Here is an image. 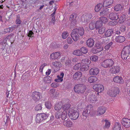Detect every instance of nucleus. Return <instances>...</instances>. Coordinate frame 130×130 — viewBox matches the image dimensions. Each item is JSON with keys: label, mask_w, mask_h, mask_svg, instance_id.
<instances>
[{"label": "nucleus", "mask_w": 130, "mask_h": 130, "mask_svg": "<svg viewBox=\"0 0 130 130\" xmlns=\"http://www.w3.org/2000/svg\"><path fill=\"white\" fill-rule=\"evenodd\" d=\"M68 115L72 120H75L77 119L79 116V111L76 108H71L69 111Z\"/></svg>", "instance_id": "nucleus-1"}, {"label": "nucleus", "mask_w": 130, "mask_h": 130, "mask_svg": "<svg viewBox=\"0 0 130 130\" xmlns=\"http://www.w3.org/2000/svg\"><path fill=\"white\" fill-rule=\"evenodd\" d=\"M127 48V47L125 46L123 48L121 54V57L122 59L126 60L127 62L130 61V56H129L130 53Z\"/></svg>", "instance_id": "nucleus-2"}, {"label": "nucleus", "mask_w": 130, "mask_h": 130, "mask_svg": "<svg viewBox=\"0 0 130 130\" xmlns=\"http://www.w3.org/2000/svg\"><path fill=\"white\" fill-rule=\"evenodd\" d=\"M86 86L83 84H78L75 86L74 88V91L78 94H82L84 93L86 90Z\"/></svg>", "instance_id": "nucleus-3"}, {"label": "nucleus", "mask_w": 130, "mask_h": 130, "mask_svg": "<svg viewBox=\"0 0 130 130\" xmlns=\"http://www.w3.org/2000/svg\"><path fill=\"white\" fill-rule=\"evenodd\" d=\"M114 61L112 59H106L101 62V66L105 68H110L113 65Z\"/></svg>", "instance_id": "nucleus-4"}, {"label": "nucleus", "mask_w": 130, "mask_h": 130, "mask_svg": "<svg viewBox=\"0 0 130 130\" xmlns=\"http://www.w3.org/2000/svg\"><path fill=\"white\" fill-rule=\"evenodd\" d=\"M120 92L119 88L117 87H113L109 90L107 92L108 95L110 96L115 97Z\"/></svg>", "instance_id": "nucleus-5"}, {"label": "nucleus", "mask_w": 130, "mask_h": 130, "mask_svg": "<svg viewBox=\"0 0 130 130\" xmlns=\"http://www.w3.org/2000/svg\"><path fill=\"white\" fill-rule=\"evenodd\" d=\"M67 112L64 110L62 111L61 110V111H57L55 113V117L57 119H59L61 118L63 120H64L67 118Z\"/></svg>", "instance_id": "nucleus-6"}, {"label": "nucleus", "mask_w": 130, "mask_h": 130, "mask_svg": "<svg viewBox=\"0 0 130 130\" xmlns=\"http://www.w3.org/2000/svg\"><path fill=\"white\" fill-rule=\"evenodd\" d=\"M77 28L74 29L72 31L71 36L74 41H76L78 40L80 37L79 35L77 32Z\"/></svg>", "instance_id": "nucleus-7"}, {"label": "nucleus", "mask_w": 130, "mask_h": 130, "mask_svg": "<svg viewBox=\"0 0 130 130\" xmlns=\"http://www.w3.org/2000/svg\"><path fill=\"white\" fill-rule=\"evenodd\" d=\"M93 88L95 91L98 92L97 94H99V93L103 91L104 87L101 84H96L93 86Z\"/></svg>", "instance_id": "nucleus-8"}, {"label": "nucleus", "mask_w": 130, "mask_h": 130, "mask_svg": "<svg viewBox=\"0 0 130 130\" xmlns=\"http://www.w3.org/2000/svg\"><path fill=\"white\" fill-rule=\"evenodd\" d=\"M93 108V106L91 104H89L88 105L87 107L85 108L84 111L83 115V116L87 117L88 115V114L90 113V110H92Z\"/></svg>", "instance_id": "nucleus-9"}, {"label": "nucleus", "mask_w": 130, "mask_h": 130, "mask_svg": "<svg viewBox=\"0 0 130 130\" xmlns=\"http://www.w3.org/2000/svg\"><path fill=\"white\" fill-rule=\"evenodd\" d=\"M41 95V93L40 92L35 91L32 93L31 96L34 100L36 101H38L40 100Z\"/></svg>", "instance_id": "nucleus-10"}, {"label": "nucleus", "mask_w": 130, "mask_h": 130, "mask_svg": "<svg viewBox=\"0 0 130 130\" xmlns=\"http://www.w3.org/2000/svg\"><path fill=\"white\" fill-rule=\"evenodd\" d=\"M88 101L90 103H94L97 101V98L94 93H91L90 94L88 98Z\"/></svg>", "instance_id": "nucleus-11"}, {"label": "nucleus", "mask_w": 130, "mask_h": 130, "mask_svg": "<svg viewBox=\"0 0 130 130\" xmlns=\"http://www.w3.org/2000/svg\"><path fill=\"white\" fill-rule=\"evenodd\" d=\"M99 69L96 67H93L89 70V73L91 76H96L99 74Z\"/></svg>", "instance_id": "nucleus-12"}, {"label": "nucleus", "mask_w": 130, "mask_h": 130, "mask_svg": "<svg viewBox=\"0 0 130 130\" xmlns=\"http://www.w3.org/2000/svg\"><path fill=\"white\" fill-rule=\"evenodd\" d=\"M119 16V13L115 12L111 13L109 14V18L111 20H117Z\"/></svg>", "instance_id": "nucleus-13"}, {"label": "nucleus", "mask_w": 130, "mask_h": 130, "mask_svg": "<svg viewBox=\"0 0 130 130\" xmlns=\"http://www.w3.org/2000/svg\"><path fill=\"white\" fill-rule=\"evenodd\" d=\"M122 124L124 127L126 128L130 127V119L126 118L122 119Z\"/></svg>", "instance_id": "nucleus-14"}, {"label": "nucleus", "mask_w": 130, "mask_h": 130, "mask_svg": "<svg viewBox=\"0 0 130 130\" xmlns=\"http://www.w3.org/2000/svg\"><path fill=\"white\" fill-rule=\"evenodd\" d=\"M106 110V108L104 106L99 107L97 109V115L100 116L103 115L105 112Z\"/></svg>", "instance_id": "nucleus-15"}, {"label": "nucleus", "mask_w": 130, "mask_h": 130, "mask_svg": "<svg viewBox=\"0 0 130 130\" xmlns=\"http://www.w3.org/2000/svg\"><path fill=\"white\" fill-rule=\"evenodd\" d=\"M64 102V100H63L59 102H57L55 105V110L57 111H61L62 108L63 103Z\"/></svg>", "instance_id": "nucleus-16"}, {"label": "nucleus", "mask_w": 130, "mask_h": 130, "mask_svg": "<svg viewBox=\"0 0 130 130\" xmlns=\"http://www.w3.org/2000/svg\"><path fill=\"white\" fill-rule=\"evenodd\" d=\"M92 17L91 14H87L84 15L82 17V19L84 23H87Z\"/></svg>", "instance_id": "nucleus-17"}, {"label": "nucleus", "mask_w": 130, "mask_h": 130, "mask_svg": "<svg viewBox=\"0 0 130 130\" xmlns=\"http://www.w3.org/2000/svg\"><path fill=\"white\" fill-rule=\"evenodd\" d=\"M63 124L64 126L68 128H71L73 127V123L70 120H66L63 122Z\"/></svg>", "instance_id": "nucleus-18"}, {"label": "nucleus", "mask_w": 130, "mask_h": 130, "mask_svg": "<svg viewBox=\"0 0 130 130\" xmlns=\"http://www.w3.org/2000/svg\"><path fill=\"white\" fill-rule=\"evenodd\" d=\"M113 81L115 83L121 84H123L124 82V80L122 77L118 76L113 77Z\"/></svg>", "instance_id": "nucleus-19"}, {"label": "nucleus", "mask_w": 130, "mask_h": 130, "mask_svg": "<svg viewBox=\"0 0 130 130\" xmlns=\"http://www.w3.org/2000/svg\"><path fill=\"white\" fill-rule=\"evenodd\" d=\"M52 64L56 69V71L60 70V68L62 67V64L59 61H55L53 62Z\"/></svg>", "instance_id": "nucleus-20"}, {"label": "nucleus", "mask_w": 130, "mask_h": 130, "mask_svg": "<svg viewBox=\"0 0 130 130\" xmlns=\"http://www.w3.org/2000/svg\"><path fill=\"white\" fill-rule=\"evenodd\" d=\"M61 53L59 52H57L51 54L50 56V59H56L61 55Z\"/></svg>", "instance_id": "nucleus-21"}, {"label": "nucleus", "mask_w": 130, "mask_h": 130, "mask_svg": "<svg viewBox=\"0 0 130 130\" xmlns=\"http://www.w3.org/2000/svg\"><path fill=\"white\" fill-rule=\"evenodd\" d=\"M64 75V73L63 72H61L60 75H58L57 76V78L55 79V81L57 83L62 82L63 80Z\"/></svg>", "instance_id": "nucleus-22"}, {"label": "nucleus", "mask_w": 130, "mask_h": 130, "mask_svg": "<svg viewBox=\"0 0 130 130\" xmlns=\"http://www.w3.org/2000/svg\"><path fill=\"white\" fill-rule=\"evenodd\" d=\"M120 69L119 66H116L112 67L110 69V70L112 74H116L119 72Z\"/></svg>", "instance_id": "nucleus-23"}, {"label": "nucleus", "mask_w": 130, "mask_h": 130, "mask_svg": "<svg viewBox=\"0 0 130 130\" xmlns=\"http://www.w3.org/2000/svg\"><path fill=\"white\" fill-rule=\"evenodd\" d=\"M86 45L89 47L93 46L94 44V41L93 38H90L87 40L86 42Z\"/></svg>", "instance_id": "nucleus-24"}, {"label": "nucleus", "mask_w": 130, "mask_h": 130, "mask_svg": "<svg viewBox=\"0 0 130 130\" xmlns=\"http://www.w3.org/2000/svg\"><path fill=\"white\" fill-rule=\"evenodd\" d=\"M109 9L107 8L103 9L100 12L99 15L101 16L107 15L110 12Z\"/></svg>", "instance_id": "nucleus-25"}, {"label": "nucleus", "mask_w": 130, "mask_h": 130, "mask_svg": "<svg viewBox=\"0 0 130 130\" xmlns=\"http://www.w3.org/2000/svg\"><path fill=\"white\" fill-rule=\"evenodd\" d=\"M82 75V74L81 72L78 71L73 75V78L75 80H78L80 79Z\"/></svg>", "instance_id": "nucleus-26"}, {"label": "nucleus", "mask_w": 130, "mask_h": 130, "mask_svg": "<svg viewBox=\"0 0 130 130\" xmlns=\"http://www.w3.org/2000/svg\"><path fill=\"white\" fill-rule=\"evenodd\" d=\"M78 17L75 13H73L70 16V20L72 22L76 23L77 21Z\"/></svg>", "instance_id": "nucleus-27"}, {"label": "nucleus", "mask_w": 130, "mask_h": 130, "mask_svg": "<svg viewBox=\"0 0 130 130\" xmlns=\"http://www.w3.org/2000/svg\"><path fill=\"white\" fill-rule=\"evenodd\" d=\"M113 0H105L103 2V7H107L112 5Z\"/></svg>", "instance_id": "nucleus-28"}, {"label": "nucleus", "mask_w": 130, "mask_h": 130, "mask_svg": "<svg viewBox=\"0 0 130 130\" xmlns=\"http://www.w3.org/2000/svg\"><path fill=\"white\" fill-rule=\"evenodd\" d=\"M124 7L122 5L118 4L116 5L113 8L114 10L116 11H121L122 10Z\"/></svg>", "instance_id": "nucleus-29"}, {"label": "nucleus", "mask_w": 130, "mask_h": 130, "mask_svg": "<svg viewBox=\"0 0 130 130\" xmlns=\"http://www.w3.org/2000/svg\"><path fill=\"white\" fill-rule=\"evenodd\" d=\"M50 95L53 98L56 97L58 95V93L57 92L55 91L54 89H52L50 90Z\"/></svg>", "instance_id": "nucleus-30"}, {"label": "nucleus", "mask_w": 130, "mask_h": 130, "mask_svg": "<svg viewBox=\"0 0 130 130\" xmlns=\"http://www.w3.org/2000/svg\"><path fill=\"white\" fill-rule=\"evenodd\" d=\"M125 38L123 36H120L116 37L115 39V41L117 42L121 43L125 40Z\"/></svg>", "instance_id": "nucleus-31"}, {"label": "nucleus", "mask_w": 130, "mask_h": 130, "mask_svg": "<svg viewBox=\"0 0 130 130\" xmlns=\"http://www.w3.org/2000/svg\"><path fill=\"white\" fill-rule=\"evenodd\" d=\"M98 78L95 76H91L89 77L88 79V82L90 83H93L97 81Z\"/></svg>", "instance_id": "nucleus-32"}, {"label": "nucleus", "mask_w": 130, "mask_h": 130, "mask_svg": "<svg viewBox=\"0 0 130 130\" xmlns=\"http://www.w3.org/2000/svg\"><path fill=\"white\" fill-rule=\"evenodd\" d=\"M103 4L102 3H99L96 5L95 6L94 10L95 12H98L99 11L102 9Z\"/></svg>", "instance_id": "nucleus-33"}, {"label": "nucleus", "mask_w": 130, "mask_h": 130, "mask_svg": "<svg viewBox=\"0 0 130 130\" xmlns=\"http://www.w3.org/2000/svg\"><path fill=\"white\" fill-rule=\"evenodd\" d=\"M121 125L120 123L118 122L115 123L112 128V130H121Z\"/></svg>", "instance_id": "nucleus-34"}, {"label": "nucleus", "mask_w": 130, "mask_h": 130, "mask_svg": "<svg viewBox=\"0 0 130 130\" xmlns=\"http://www.w3.org/2000/svg\"><path fill=\"white\" fill-rule=\"evenodd\" d=\"M71 105L69 103L65 104L63 105H62V111H65L67 112V110H68L70 107Z\"/></svg>", "instance_id": "nucleus-35"}, {"label": "nucleus", "mask_w": 130, "mask_h": 130, "mask_svg": "<svg viewBox=\"0 0 130 130\" xmlns=\"http://www.w3.org/2000/svg\"><path fill=\"white\" fill-rule=\"evenodd\" d=\"M36 121L37 123H40L42 121L41 114H37L36 116Z\"/></svg>", "instance_id": "nucleus-36"}, {"label": "nucleus", "mask_w": 130, "mask_h": 130, "mask_svg": "<svg viewBox=\"0 0 130 130\" xmlns=\"http://www.w3.org/2000/svg\"><path fill=\"white\" fill-rule=\"evenodd\" d=\"M77 32L78 33L79 36H82L84 35V30L83 28L80 27L78 29L77 28Z\"/></svg>", "instance_id": "nucleus-37"}, {"label": "nucleus", "mask_w": 130, "mask_h": 130, "mask_svg": "<svg viewBox=\"0 0 130 130\" xmlns=\"http://www.w3.org/2000/svg\"><path fill=\"white\" fill-rule=\"evenodd\" d=\"M113 30L112 29H109L107 30L105 33V35L106 37H109L113 34Z\"/></svg>", "instance_id": "nucleus-38"}, {"label": "nucleus", "mask_w": 130, "mask_h": 130, "mask_svg": "<svg viewBox=\"0 0 130 130\" xmlns=\"http://www.w3.org/2000/svg\"><path fill=\"white\" fill-rule=\"evenodd\" d=\"M95 24L96 29H98L103 26L102 23L100 20L97 21Z\"/></svg>", "instance_id": "nucleus-39"}, {"label": "nucleus", "mask_w": 130, "mask_h": 130, "mask_svg": "<svg viewBox=\"0 0 130 130\" xmlns=\"http://www.w3.org/2000/svg\"><path fill=\"white\" fill-rule=\"evenodd\" d=\"M51 78L49 76H46L44 78L43 81L46 83H50L51 82Z\"/></svg>", "instance_id": "nucleus-40"}, {"label": "nucleus", "mask_w": 130, "mask_h": 130, "mask_svg": "<svg viewBox=\"0 0 130 130\" xmlns=\"http://www.w3.org/2000/svg\"><path fill=\"white\" fill-rule=\"evenodd\" d=\"M89 68V66L88 65H83L80 68V71H87Z\"/></svg>", "instance_id": "nucleus-41"}, {"label": "nucleus", "mask_w": 130, "mask_h": 130, "mask_svg": "<svg viewBox=\"0 0 130 130\" xmlns=\"http://www.w3.org/2000/svg\"><path fill=\"white\" fill-rule=\"evenodd\" d=\"M100 21L103 24H106L108 22V20L107 18L104 17H102L100 18L99 19Z\"/></svg>", "instance_id": "nucleus-42"}, {"label": "nucleus", "mask_w": 130, "mask_h": 130, "mask_svg": "<svg viewBox=\"0 0 130 130\" xmlns=\"http://www.w3.org/2000/svg\"><path fill=\"white\" fill-rule=\"evenodd\" d=\"M125 20V17L124 15H122L119 18L118 22L119 23H123Z\"/></svg>", "instance_id": "nucleus-43"}, {"label": "nucleus", "mask_w": 130, "mask_h": 130, "mask_svg": "<svg viewBox=\"0 0 130 130\" xmlns=\"http://www.w3.org/2000/svg\"><path fill=\"white\" fill-rule=\"evenodd\" d=\"M45 105L46 108L48 109H51L52 108L51 104L49 101H47L45 102Z\"/></svg>", "instance_id": "nucleus-44"}, {"label": "nucleus", "mask_w": 130, "mask_h": 130, "mask_svg": "<svg viewBox=\"0 0 130 130\" xmlns=\"http://www.w3.org/2000/svg\"><path fill=\"white\" fill-rule=\"evenodd\" d=\"M73 54L77 56H80L82 54L80 50H75L73 52Z\"/></svg>", "instance_id": "nucleus-45"}, {"label": "nucleus", "mask_w": 130, "mask_h": 130, "mask_svg": "<svg viewBox=\"0 0 130 130\" xmlns=\"http://www.w3.org/2000/svg\"><path fill=\"white\" fill-rule=\"evenodd\" d=\"M91 61L87 58L83 59L82 60V62L83 64H89L91 63Z\"/></svg>", "instance_id": "nucleus-46"}, {"label": "nucleus", "mask_w": 130, "mask_h": 130, "mask_svg": "<svg viewBox=\"0 0 130 130\" xmlns=\"http://www.w3.org/2000/svg\"><path fill=\"white\" fill-rule=\"evenodd\" d=\"M69 35V33L67 31H65L63 32L62 35V38L64 39H66Z\"/></svg>", "instance_id": "nucleus-47"}, {"label": "nucleus", "mask_w": 130, "mask_h": 130, "mask_svg": "<svg viewBox=\"0 0 130 130\" xmlns=\"http://www.w3.org/2000/svg\"><path fill=\"white\" fill-rule=\"evenodd\" d=\"M90 59L92 61L96 62L98 60V57L94 55L91 56L90 58Z\"/></svg>", "instance_id": "nucleus-48"}, {"label": "nucleus", "mask_w": 130, "mask_h": 130, "mask_svg": "<svg viewBox=\"0 0 130 130\" xmlns=\"http://www.w3.org/2000/svg\"><path fill=\"white\" fill-rule=\"evenodd\" d=\"M42 105L41 104H38L35 107V110L36 111L41 110L42 108Z\"/></svg>", "instance_id": "nucleus-49"}, {"label": "nucleus", "mask_w": 130, "mask_h": 130, "mask_svg": "<svg viewBox=\"0 0 130 130\" xmlns=\"http://www.w3.org/2000/svg\"><path fill=\"white\" fill-rule=\"evenodd\" d=\"M47 64L46 63H43L41 64V66L40 67V69L39 70L40 72H42L43 71V70L44 67L45 66H47Z\"/></svg>", "instance_id": "nucleus-50"}, {"label": "nucleus", "mask_w": 130, "mask_h": 130, "mask_svg": "<svg viewBox=\"0 0 130 130\" xmlns=\"http://www.w3.org/2000/svg\"><path fill=\"white\" fill-rule=\"evenodd\" d=\"M106 28L105 27H103L100 29H99L98 32L100 34H103L105 31Z\"/></svg>", "instance_id": "nucleus-51"}, {"label": "nucleus", "mask_w": 130, "mask_h": 130, "mask_svg": "<svg viewBox=\"0 0 130 130\" xmlns=\"http://www.w3.org/2000/svg\"><path fill=\"white\" fill-rule=\"evenodd\" d=\"M80 50L84 54H86L87 53L88 50L86 47H82Z\"/></svg>", "instance_id": "nucleus-52"}, {"label": "nucleus", "mask_w": 130, "mask_h": 130, "mask_svg": "<svg viewBox=\"0 0 130 130\" xmlns=\"http://www.w3.org/2000/svg\"><path fill=\"white\" fill-rule=\"evenodd\" d=\"M81 66V63H79L75 65L74 67V69L75 70H78Z\"/></svg>", "instance_id": "nucleus-53"}, {"label": "nucleus", "mask_w": 130, "mask_h": 130, "mask_svg": "<svg viewBox=\"0 0 130 130\" xmlns=\"http://www.w3.org/2000/svg\"><path fill=\"white\" fill-rule=\"evenodd\" d=\"M105 120V126H104V128H108L109 127L110 125V122L108 120Z\"/></svg>", "instance_id": "nucleus-54"}, {"label": "nucleus", "mask_w": 130, "mask_h": 130, "mask_svg": "<svg viewBox=\"0 0 130 130\" xmlns=\"http://www.w3.org/2000/svg\"><path fill=\"white\" fill-rule=\"evenodd\" d=\"M112 44V42H110L106 45L105 47V50L107 51L108 50Z\"/></svg>", "instance_id": "nucleus-55"}, {"label": "nucleus", "mask_w": 130, "mask_h": 130, "mask_svg": "<svg viewBox=\"0 0 130 130\" xmlns=\"http://www.w3.org/2000/svg\"><path fill=\"white\" fill-rule=\"evenodd\" d=\"M89 28L91 30L95 28V24L93 22H91L89 24Z\"/></svg>", "instance_id": "nucleus-56"}, {"label": "nucleus", "mask_w": 130, "mask_h": 130, "mask_svg": "<svg viewBox=\"0 0 130 130\" xmlns=\"http://www.w3.org/2000/svg\"><path fill=\"white\" fill-rule=\"evenodd\" d=\"M18 26H17L16 25H14L12 26L11 27H9L10 32H12L13 30H15L17 28Z\"/></svg>", "instance_id": "nucleus-57"}, {"label": "nucleus", "mask_w": 130, "mask_h": 130, "mask_svg": "<svg viewBox=\"0 0 130 130\" xmlns=\"http://www.w3.org/2000/svg\"><path fill=\"white\" fill-rule=\"evenodd\" d=\"M107 57L109 58V59H112L113 60H115V59L116 58V57L114 56L110 53H108L107 54Z\"/></svg>", "instance_id": "nucleus-58"}, {"label": "nucleus", "mask_w": 130, "mask_h": 130, "mask_svg": "<svg viewBox=\"0 0 130 130\" xmlns=\"http://www.w3.org/2000/svg\"><path fill=\"white\" fill-rule=\"evenodd\" d=\"M41 116H42V121L43 120L46 119L48 117V115L45 114H41Z\"/></svg>", "instance_id": "nucleus-59"}, {"label": "nucleus", "mask_w": 130, "mask_h": 130, "mask_svg": "<svg viewBox=\"0 0 130 130\" xmlns=\"http://www.w3.org/2000/svg\"><path fill=\"white\" fill-rule=\"evenodd\" d=\"M59 85L58 84L55 83H52L51 85V86L53 88H57Z\"/></svg>", "instance_id": "nucleus-60"}, {"label": "nucleus", "mask_w": 130, "mask_h": 130, "mask_svg": "<svg viewBox=\"0 0 130 130\" xmlns=\"http://www.w3.org/2000/svg\"><path fill=\"white\" fill-rule=\"evenodd\" d=\"M67 42L69 44H72L73 42V40L70 37L68 38L67 39Z\"/></svg>", "instance_id": "nucleus-61"}, {"label": "nucleus", "mask_w": 130, "mask_h": 130, "mask_svg": "<svg viewBox=\"0 0 130 130\" xmlns=\"http://www.w3.org/2000/svg\"><path fill=\"white\" fill-rule=\"evenodd\" d=\"M10 32L9 27L5 28L3 32V34H5L6 33Z\"/></svg>", "instance_id": "nucleus-62"}, {"label": "nucleus", "mask_w": 130, "mask_h": 130, "mask_svg": "<svg viewBox=\"0 0 130 130\" xmlns=\"http://www.w3.org/2000/svg\"><path fill=\"white\" fill-rule=\"evenodd\" d=\"M34 33L32 31V30H30L28 34V36L29 37H33L34 36H32V35H34Z\"/></svg>", "instance_id": "nucleus-63"}, {"label": "nucleus", "mask_w": 130, "mask_h": 130, "mask_svg": "<svg viewBox=\"0 0 130 130\" xmlns=\"http://www.w3.org/2000/svg\"><path fill=\"white\" fill-rule=\"evenodd\" d=\"M125 26H122L120 27V30L122 32H123L125 31Z\"/></svg>", "instance_id": "nucleus-64"}]
</instances>
